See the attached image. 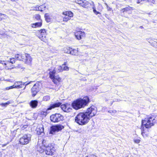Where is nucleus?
<instances>
[{
    "label": "nucleus",
    "mask_w": 157,
    "mask_h": 157,
    "mask_svg": "<svg viewBox=\"0 0 157 157\" xmlns=\"http://www.w3.org/2000/svg\"><path fill=\"white\" fill-rule=\"evenodd\" d=\"M46 33L45 29L40 30L39 32V34L38 36V37L44 42H46L47 39L46 38Z\"/></svg>",
    "instance_id": "9d476101"
},
{
    "label": "nucleus",
    "mask_w": 157,
    "mask_h": 157,
    "mask_svg": "<svg viewBox=\"0 0 157 157\" xmlns=\"http://www.w3.org/2000/svg\"><path fill=\"white\" fill-rule=\"evenodd\" d=\"M37 132L38 134L40 135L43 134L44 131V128L42 125L39 126L37 128Z\"/></svg>",
    "instance_id": "a211bd4d"
},
{
    "label": "nucleus",
    "mask_w": 157,
    "mask_h": 157,
    "mask_svg": "<svg viewBox=\"0 0 157 157\" xmlns=\"http://www.w3.org/2000/svg\"><path fill=\"white\" fill-rule=\"evenodd\" d=\"M79 1V0H75V2H76V3H78V2Z\"/></svg>",
    "instance_id": "3c124183"
},
{
    "label": "nucleus",
    "mask_w": 157,
    "mask_h": 157,
    "mask_svg": "<svg viewBox=\"0 0 157 157\" xmlns=\"http://www.w3.org/2000/svg\"><path fill=\"white\" fill-rule=\"evenodd\" d=\"M63 65H64V66H65V65H66V63H64V64H63Z\"/></svg>",
    "instance_id": "864d4df0"
},
{
    "label": "nucleus",
    "mask_w": 157,
    "mask_h": 157,
    "mask_svg": "<svg viewBox=\"0 0 157 157\" xmlns=\"http://www.w3.org/2000/svg\"><path fill=\"white\" fill-rule=\"evenodd\" d=\"M46 141L44 140H40L38 141L36 146V149L40 153L43 152L46 148Z\"/></svg>",
    "instance_id": "423d86ee"
},
{
    "label": "nucleus",
    "mask_w": 157,
    "mask_h": 157,
    "mask_svg": "<svg viewBox=\"0 0 157 157\" xmlns=\"http://www.w3.org/2000/svg\"><path fill=\"white\" fill-rule=\"evenodd\" d=\"M89 102V98L86 97L83 99L80 98L74 101L72 104V106L73 108H82L85 107Z\"/></svg>",
    "instance_id": "7ed1b4c3"
},
{
    "label": "nucleus",
    "mask_w": 157,
    "mask_h": 157,
    "mask_svg": "<svg viewBox=\"0 0 157 157\" xmlns=\"http://www.w3.org/2000/svg\"><path fill=\"white\" fill-rule=\"evenodd\" d=\"M40 89V86L38 83L34 84L31 89L32 96H35Z\"/></svg>",
    "instance_id": "9b49d317"
},
{
    "label": "nucleus",
    "mask_w": 157,
    "mask_h": 157,
    "mask_svg": "<svg viewBox=\"0 0 157 157\" xmlns=\"http://www.w3.org/2000/svg\"><path fill=\"white\" fill-rule=\"evenodd\" d=\"M140 28L141 29L144 28V27L142 26H140Z\"/></svg>",
    "instance_id": "603ef678"
},
{
    "label": "nucleus",
    "mask_w": 157,
    "mask_h": 157,
    "mask_svg": "<svg viewBox=\"0 0 157 157\" xmlns=\"http://www.w3.org/2000/svg\"><path fill=\"white\" fill-rule=\"evenodd\" d=\"M131 7H126L122 9L123 12L127 11L129 10H130Z\"/></svg>",
    "instance_id": "f704fd0d"
},
{
    "label": "nucleus",
    "mask_w": 157,
    "mask_h": 157,
    "mask_svg": "<svg viewBox=\"0 0 157 157\" xmlns=\"http://www.w3.org/2000/svg\"><path fill=\"white\" fill-rule=\"evenodd\" d=\"M8 104V103L6 102L5 103H2L0 105H2V107H6Z\"/></svg>",
    "instance_id": "c9c22d12"
},
{
    "label": "nucleus",
    "mask_w": 157,
    "mask_h": 157,
    "mask_svg": "<svg viewBox=\"0 0 157 157\" xmlns=\"http://www.w3.org/2000/svg\"><path fill=\"white\" fill-rule=\"evenodd\" d=\"M45 5H42L39 6L38 8H37V10H38L39 11H42L45 10Z\"/></svg>",
    "instance_id": "bb28decb"
},
{
    "label": "nucleus",
    "mask_w": 157,
    "mask_h": 157,
    "mask_svg": "<svg viewBox=\"0 0 157 157\" xmlns=\"http://www.w3.org/2000/svg\"><path fill=\"white\" fill-rule=\"evenodd\" d=\"M71 54L73 55H76V54L77 53L78 50L75 49H72L71 48Z\"/></svg>",
    "instance_id": "cd10ccee"
},
{
    "label": "nucleus",
    "mask_w": 157,
    "mask_h": 157,
    "mask_svg": "<svg viewBox=\"0 0 157 157\" xmlns=\"http://www.w3.org/2000/svg\"><path fill=\"white\" fill-rule=\"evenodd\" d=\"M66 52H67V53L71 54V48H70V49H67V50Z\"/></svg>",
    "instance_id": "a18cd8bd"
},
{
    "label": "nucleus",
    "mask_w": 157,
    "mask_h": 157,
    "mask_svg": "<svg viewBox=\"0 0 157 157\" xmlns=\"http://www.w3.org/2000/svg\"><path fill=\"white\" fill-rule=\"evenodd\" d=\"M2 15H4V14H1L0 13V19L1 18V17L2 16Z\"/></svg>",
    "instance_id": "8fccbe9b"
},
{
    "label": "nucleus",
    "mask_w": 157,
    "mask_h": 157,
    "mask_svg": "<svg viewBox=\"0 0 157 157\" xmlns=\"http://www.w3.org/2000/svg\"><path fill=\"white\" fill-rule=\"evenodd\" d=\"M97 112V109H87L85 112L78 113L75 117V121L79 125H85L92 117L96 115Z\"/></svg>",
    "instance_id": "f257e3e1"
},
{
    "label": "nucleus",
    "mask_w": 157,
    "mask_h": 157,
    "mask_svg": "<svg viewBox=\"0 0 157 157\" xmlns=\"http://www.w3.org/2000/svg\"><path fill=\"white\" fill-rule=\"evenodd\" d=\"M25 58L24 59L26 63L28 64H30L32 61V58L30 56V55L28 54H25Z\"/></svg>",
    "instance_id": "dca6fc26"
},
{
    "label": "nucleus",
    "mask_w": 157,
    "mask_h": 157,
    "mask_svg": "<svg viewBox=\"0 0 157 157\" xmlns=\"http://www.w3.org/2000/svg\"><path fill=\"white\" fill-rule=\"evenodd\" d=\"M107 109V111H108V113L111 114H115L117 111L114 109Z\"/></svg>",
    "instance_id": "393cba45"
},
{
    "label": "nucleus",
    "mask_w": 157,
    "mask_h": 157,
    "mask_svg": "<svg viewBox=\"0 0 157 157\" xmlns=\"http://www.w3.org/2000/svg\"><path fill=\"white\" fill-rule=\"evenodd\" d=\"M9 81L10 82H11V81H10V80H9Z\"/></svg>",
    "instance_id": "4d7b16f0"
},
{
    "label": "nucleus",
    "mask_w": 157,
    "mask_h": 157,
    "mask_svg": "<svg viewBox=\"0 0 157 157\" xmlns=\"http://www.w3.org/2000/svg\"><path fill=\"white\" fill-rule=\"evenodd\" d=\"M92 8L93 9V11L94 13H95L97 15L98 14H100V13L97 11L95 8V6L94 4V6H92Z\"/></svg>",
    "instance_id": "c756f323"
},
{
    "label": "nucleus",
    "mask_w": 157,
    "mask_h": 157,
    "mask_svg": "<svg viewBox=\"0 0 157 157\" xmlns=\"http://www.w3.org/2000/svg\"><path fill=\"white\" fill-rule=\"evenodd\" d=\"M62 103L60 102L55 103L50 105V106L49 108H55V107H58L61 105V108H66V105L65 104L61 105Z\"/></svg>",
    "instance_id": "4468645a"
},
{
    "label": "nucleus",
    "mask_w": 157,
    "mask_h": 157,
    "mask_svg": "<svg viewBox=\"0 0 157 157\" xmlns=\"http://www.w3.org/2000/svg\"><path fill=\"white\" fill-rule=\"evenodd\" d=\"M142 132L141 133V134L144 137H147L148 136V134L147 133H146L145 132H144V128H143V130H142Z\"/></svg>",
    "instance_id": "c85d7f7f"
},
{
    "label": "nucleus",
    "mask_w": 157,
    "mask_h": 157,
    "mask_svg": "<svg viewBox=\"0 0 157 157\" xmlns=\"http://www.w3.org/2000/svg\"><path fill=\"white\" fill-rule=\"evenodd\" d=\"M63 71H68L69 70V67L67 66H64L63 67Z\"/></svg>",
    "instance_id": "ea45409f"
},
{
    "label": "nucleus",
    "mask_w": 157,
    "mask_h": 157,
    "mask_svg": "<svg viewBox=\"0 0 157 157\" xmlns=\"http://www.w3.org/2000/svg\"><path fill=\"white\" fill-rule=\"evenodd\" d=\"M37 8H38V7L36 6V7H34L33 10H37Z\"/></svg>",
    "instance_id": "09e8293b"
},
{
    "label": "nucleus",
    "mask_w": 157,
    "mask_h": 157,
    "mask_svg": "<svg viewBox=\"0 0 157 157\" xmlns=\"http://www.w3.org/2000/svg\"><path fill=\"white\" fill-rule=\"evenodd\" d=\"M64 66V65H62V66H56L55 68H52V69H55V71H56V73L57 72V73H59V72H62L63 71V67Z\"/></svg>",
    "instance_id": "6ab92c4d"
},
{
    "label": "nucleus",
    "mask_w": 157,
    "mask_h": 157,
    "mask_svg": "<svg viewBox=\"0 0 157 157\" xmlns=\"http://www.w3.org/2000/svg\"><path fill=\"white\" fill-rule=\"evenodd\" d=\"M134 142L136 144H138L140 142V140L138 139H135L134 140Z\"/></svg>",
    "instance_id": "79ce46f5"
},
{
    "label": "nucleus",
    "mask_w": 157,
    "mask_h": 157,
    "mask_svg": "<svg viewBox=\"0 0 157 157\" xmlns=\"http://www.w3.org/2000/svg\"><path fill=\"white\" fill-rule=\"evenodd\" d=\"M25 57V54H17L15 55V58L18 60L24 61Z\"/></svg>",
    "instance_id": "f3484780"
},
{
    "label": "nucleus",
    "mask_w": 157,
    "mask_h": 157,
    "mask_svg": "<svg viewBox=\"0 0 157 157\" xmlns=\"http://www.w3.org/2000/svg\"><path fill=\"white\" fill-rule=\"evenodd\" d=\"M147 1H148L149 2H151L153 3H154L155 2V1L154 0H147Z\"/></svg>",
    "instance_id": "49530a36"
},
{
    "label": "nucleus",
    "mask_w": 157,
    "mask_h": 157,
    "mask_svg": "<svg viewBox=\"0 0 157 157\" xmlns=\"http://www.w3.org/2000/svg\"><path fill=\"white\" fill-rule=\"evenodd\" d=\"M36 19H40V16L39 14H36L35 16Z\"/></svg>",
    "instance_id": "37998d69"
},
{
    "label": "nucleus",
    "mask_w": 157,
    "mask_h": 157,
    "mask_svg": "<svg viewBox=\"0 0 157 157\" xmlns=\"http://www.w3.org/2000/svg\"><path fill=\"white\" fill-rule=\"evenodd\" d=\"M31 82L27 83L26 82L22 83V82H15L14 83V86H15L16 88L19 89L22 88L24 85H25V86L24 88L25 89V88L26 86L29 84Z\"/></svg>",
    "instance_id": "f8f14e48"
},
{
    "label": "nucleus",
    "mask_w": 157,
    "mask_h": 157,
    "mask_svg": "<svg viewBox=\"0 0 157 157\" xmlns=\"http://www.w3.org/2000/svg\"><path fill=\"white\" fill-rule=\"evenodd\" d=\"M86 157H97L96 155H91L87 156Z\"/></svg>",
    "instance_id": "de8ad7c7"
},
{
    "label": "nucleus",
    "mask_w": 157,
    "mask_h": 157,
    "mask_svg": "<svg viewBox=\"0 0 157 157\" xmlns=\"http://www.w3.org/2000/svg\"><path fill=\"white\" fill-rule=\"evenodd\" d=\"M76 109V110H77V109H79L77 108V109Z\"/></svg>",
    "instance_id": "6e6d98bb"
},
{
    "label": "nucleus",
    "mask_w": 157,
    "mask_h": 157,
    "mask_svg": "<svg viewBox=\"0 0 157 157\" xmlns=\"http://www.w3.org/2000/svg\"><path fill=\"white\" fill-rule=\"evenodd\" d=\"M15 59L13 58H10L9 60H7L6 61L7 63H8V65L7 66H8L9 67H10V66H9V64H10V63L12 64L14 63L15 62Z\"/></svg>",
    "instance_id": "a878e982"
},
{
    "label": "nucleus",
    "mask_w": 157,
    "mask_h": 157,
    "mask_svg": "<svg viewBox=\"0 0 157 157\" xmlns=\"http://www.w3.org/2000/svg\"><path fill=\"white\" fill-rule=\"evenodd\" d=\"M94 3L92 1L89 2L86 0H84L83 2L82 6L84 8H88L91 6H94Z\"/></svg>",
    "instance_id": "ddd939ff"
},
{
    "label": "nucleus",
    "mask_w": 157,
    "mask_h": 157,
    "mask_svg": "<svg viewBox=\"0 0 157 157\" xmlns=\"http://www.w3.org/2000/svg\"><path fill=\"white\" fill-rule=\"evenodd\" d=\"M63 128V126L60 125L52 126L51 128L50 133L52 134H54L56 132L61 130Z\"/></svg>",
    "instance_id": "1a4fd4ad"
},
{
    "label": "nucleus",
    "mask_w": 157,
    "mask_h": 157,
    "mask_svg": "<svg viewBox=\"0 0 157 157\" xmlns=\"http://www.w3.org/2000/svg\"><path fill=\"white\" fill-rule=\"evenodd\" d=\"M67 15L68 16H69V17H70V18L71 17H72L73 16V13L71 11H69L67 13Z\"/></svg>",
    "instance_id": "72a5a7b5"
},
{
    "label": "nucleus",
    "mask_w": 157,
    "mask_h": 157,
    "mask_svg": "<svg viewBox=\"0 0 157 157\" xmlns=\"http://www.w3.org/2000/svg\"><path fill=\"white\" fill-rule=\"evenodd\" d=\"M63 119V117L60 114L56 113L50 116V120L53 122H59Z\"/></svg>",
    "instance_id": "0eeeda50"
},
{
    "label": "nucleus",
    "mask_w": 157,
    "mask_h": 157,
    "mask_svg": "<svg viewBox=\"0 0 157 157\" xmlns=\"http://www.w3.org/2000/svg\"><path fill=\"white\" fill-rule=\"evenodd\" d=\"M157 123V116H151L147 117L144 120H142V123L143 128L145 127L146 128H150L154 124Z\"/></svg>",
    "instance_id": "f03ea898"
},
{
    "label": "nucleus",
    "mask_w": 157,
    "mask_h": 157,
    "mask_svg": "<svg viewBox=\"0 0 157 157\" xmlns=\"http://www.w3.org/2000/svg\"><path fill=\"white\" fill-rule=\"evenodd\" d=\"M45 17L46 21L48 22H49L51 21L52 17L51 16L49 15L48 13H46L45 14Z\"/></svg>",
    "instance_id": "412c9836"
},
{
    "label": "nucleus",
    "mask_w": 157,
    "mask_h": 157,
    "mask_svg": "<svg viewBox=\"0 0 157 157\" xmlns=\"http://www.w3.org/2000/svg\"><path fill=\"white\" fill-rule=\"evenodd\" d=\"M105 5H106V6L107 7L108 6L106 3H105Z\"/></svg>",
    "instance_id": "5fc2aeb1"
},
{
    "label": "nucleus",
    "mask_w": 157,
    "mask_h": 157,
    "mask_svg": "<svg viewBox=\"0 0 157 157\" xmlns=\"http://www.w3.org/2000/svg\"><path fill=\"white\" fill-rule=\"evenodd\" d=\"M76 38L78 40H80L85 36V33L84 32L78 31L75 34Z\"/></svg>",
    "instance_id": "2eb2a0df"
},
{
    "label": "nucleus",
    "mask_w": 157,
    "mask_h": 157,
    "mask_svg": "<svg viewBox=\"0 0 157 157\" xmlns=\"http://www.w3.org/2000/svg\"><path fill=\"white\" fill-rule=\"evenodd\" d=\"M44 151L46 154L47 155H52L55 152V149L52 145H49L46 147Z\"/></svg>",
    "instance_id": "6e6552de"
},
{
    "label": "nucleus",
    "mask_w": 157,
    "mask_h": 157,
    "mask_svg": "<svg viewBox=\"0 0 157 157\" xmlns=\"http://www.w3.org/2000/svg\"><path fill=\"white\" fill-rule=\"evenodd\" d=\"M0 63H2L5 66L4 67L6 69L9 70L11 69L12 68H13V67H12V65H10V67L7 66L8 65V63H7V62H6V63H5L4 62V61L0 60Z\"/></svg>",
    "instance_id": "aec40b11"
},
{
    "label": "nucleus",
    "mask_w": 157,
    "mask_h": 157,
    "mask_svg": "<svg viewBox=\"0 0 157 157\" xmlns=\"http://www.w3.org/2000/svg\"><path fill=\"white\" fill-rule=\"evenodd\" d=\"M62 110L66 113H68L71 111L72 110V109H62Z\"/></svg>",
    "instance_id": "473e14b6"
},
{
    "label": "nucleus",
    "mask_w": 157,
    "mask_h": 157,
    "mask_svg": "<svg viewBox=\"0 0 157 157\" xmlns=\"http://www.w3.org/2000/svg\"><path fill=\"white\" fill-rule=\"evenodd\" d=\"M31 140V136L30 134H25L21 137L19 140L20 143L23 145L28 144Z\"/></svg>",
    "instance_id": "39448f33"
},
{
    "label": "nucleus",
    "mask_w": 157,
    "mask_h": 157,
    "mask_svg": "<svg viewBox=\"0 0 157 157\" xmlns=\"http://www.w3.org/2000/svg\"><path fill=\"white\" fill-rule=\"evenodd\" d=\"M83 1V0H79L78 2V4L80 5L81 6H82Z\"/></svg>",
    "instance_id": "a19ab883"
},
{
    "label": "nucleus",
    "mask_w": 157,
    "mask_h": 157,
    "mask_svg": "<svg viewBox=\"0 0 157 157\" xmlns=\"http://www.w3.org/2000/svg\"><path fill=\"white\" fill-rule=\"evenodd\" d=\"M42 25V23L41 22H36L32 25V27L33 28H36L37 27H40Z\"/></svg>",
    "instance_id": "b1692460"
},
{
    "label": "nucleus",
    "mask_w": 157,
    "mask_h": 157,
    "mask_svg": "<svg viewBox=\"0 0 157 157\" xmlns=\"http://www.w3.org/2000/svg\"><path fill=\"white\" fill-rule=\"evenodd\" d=\"M70 17L66 15L65 17L63 18V21H67L68 20L70 19Z\"/></svg>",
    "instance_id": "2f4dec72"
},
{
    "label": "nucleus",
    "mask_w": 157,
    "mask_h": 157,
    "mask_svg": "<svg viewBox=\"0 0 157 157\" xmlns=\"http://www.w3.org/2000/svg\"><path fill=\"white\" fill-rule=\"evenodd\" d=\"M37 104L38 101H37L36 100L32 101L30 102V105L32 107L35 108L37 106Z\"/></svg>",
    "instance_id": "4be33fe9"
},
{
    "label": "nucleus",
    "mask_w": 157,
    "mask_h": 157,
    "mask_svg": "<svg viewBox=\"0 0 157 157\" xmlns=\"http://www.w3.org/2000/svg\"><path fill=\"white\" fill-rule=\"evenodd\" d=\"M16 88L15 86H14V84L12 86H9V87H7L6 88V89L7 90H9L10 89H13V88Z\"/></svg>",
    "instance_id": "4c0bfd02"
},
{
    "label": "nucleus",
    "mask_w": 157,
    "mask_h": 157,
    "mask_svg": "<svg viewBox=\"0 0 157 157\" xmlns=\"http://www.w3.org/2000/svg\"><path fill=\"white\" fill-rule=\"evenodd\" d=\"M27 127V126L26 125H23L22 127L21 128L22 130H24L25 128H26Z\"/></svg>",
    "instance_id": "c03bdc74"
},
{
    "label": "nucleus",
    "mask_w": 157,
    "mask_h": 157,
    "mask_svg": "<svg viewBox=\"0 0 157 157\" xmlns=\"http://www.w3.org/2000/svg\"><path fill=\"white\" fill-rule=\"evenodd\" d=\"M48 71L49 74V77L52 79L53 81L55 83L57 82V81H60L61 78L58 75H55L56 71L55 69H48Z\"/></svg>",
    "instance_id": "20e7f679"
},
{
    "label": "nucleus",
    "mask_w": 157,
    "mask_h": 157,
    "mask_svg": "<svg viewBox=\"0 0 157 157\" xmlns=\"http://www.w3.org/2000/svg\"><path fill=\"white\" fill-rule=\"evenodd\" d=\"M16 88L15 86H14V84L12 86H9V87H7L6 88V89L7 90H9L10 89H13V88Z\"/></svg>",
    "instance_id": "58836bf2"
},
{
    "label": "nucleus",
    "mask_w": 157,
    "mask_h": 157,
    "mask_svg": "<svg viewBox=\"0 0 157 157\" xmlns=\"http://www.w3.org/2000/svg\"><path fill=\"white\" fill-rule=\"evenodd\" d=\"M50 99V96L49 95H46L44 96L43 99V101H48Z\"/></svg>",
    "instance_id": "7c9ffc66"
},
{
    "label": "nucleus",
    "mask_w": 157,
    "mask_h": 157,
    "mask_svg": "<svg viewBox=\"0 0 157 157\" xmlns=\"http://www.w3.org/2000/svg\"><path fill=\"white\" fill-rule=\"evenodd\" d=\"M48 109L47 110L46 109H44L43 110L40 111V114L43 116H45L47 114V110H49L51 109Z\"/></svg>",
    "instance_id": "5701e85b"
},
{
    "label": "nucleus",
    "mask_w": 157,
    "mask_h": 157,
    "mask_svg": "<svg viewBox=\"0 0 157 157\" xmlns=\"http://www.w3.org/2000/svg\"><path fill=\"white\" fill-rule=\"evenodd\" d=\"M16 88L15 86H14V84L12 86H9V87H7L6 88V89L7 90H9L10 89H13V88Z\"/></svg>",
    "instance_id": "e433bc0d"
}]
</instances>
